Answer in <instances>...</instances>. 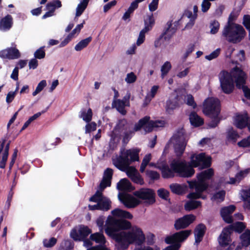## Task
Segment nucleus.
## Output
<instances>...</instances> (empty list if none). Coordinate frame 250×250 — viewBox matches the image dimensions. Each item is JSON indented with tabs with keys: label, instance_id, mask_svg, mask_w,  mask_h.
Returning a JSON list of instances; mask_svg holds the SVG:
<instances>
[{
	"label": "nucleus",
	"instance_id": "42",
	"mask_svg": "<svg viewBox=\"0 0 250 250\" xmlns=\"http://www.w3.org/2000/svg\"><path fill=\"white\" fill-rule=\"evenodd\" d=\"M61 2L60 0H57L47 3L46 9L48 11L54 13L56 8L61 7Z\"/></svg>",
	"mask_w": 250,
	"mask_h": 250
},
{
	"label": "nucleus",
	"instance_id": "46",
	"mask_svg": "<svg viewBox=\"0 0 250 250\" xmlns=\"http://www.w3.org/2000/svg\"><path fill=\"white\" fill-rule=\"evenodd\" d=\"M171 68V65L170 62L167 61L164 63L161 69V77L162 78H164L167 75Z\"/></svg>",
	"mask_w": 250,
	"mask_h": 250
},
{
	"label": "nucleus",
	"instance_id": "27",
	"mask_svg": "<svg viewBox=\"0 0 250 250\" xmlns=\"http://www.w3.org/2000/svg\"><path fill=\"white\" fill-rule=\"evenodd\" d=\"M241 244L245 250H250V230L247 229L240 236Z\"/></svg>",
	"mask_w": 250,
	"mask_h": 250
},
{
	"label": "nucleus",
	"instance_id": "48",
	"mask_svg": "<svg viewBox=\"0 0 250 250\" xmlns=\"http://www.w3.org/2000/svg\"><path fill=\"white\" fill-rule=\"evenodd\" d=\"M84 21L81 24L77 25L72 31L68 35L71 39L77 36L80 33L81 30L83 26Z\"/></svg>",
	"mask_w": 250,
	"mask_h": 250
},
{
	"label": "nucleus",
	"instance_id": "16",
	"mask_svg": "<svg viewBox=\"0 0 250 250\" xmlns=\"http://www.w3.org/2000/svg\"><path fill=\"white\" fill-rule=\"evenodd\" d=\"M91 230L85 226H80L74 229L70 233V236L74 240L81 241L87 236Z\"/></svg>",
	"mask_w": 250,
	"mask_h": 250
},
{
	"label": "nucleus",
	"instance_id": "31",
	"mask_svg": "<svg viewBox=\"0 0 250 250\" xmlns=\"http://www.w3.org/2000/svg\"><path fill=\"white\" fill-rule=\"evenodd\" d=\"M155 23V19L152 14L147 15L144 19L145 27L142 30L147 33L151 30Z\"/></svg>",
	"mask_w": 250,
	"mask_h": 250
},
{
	"label": "nucleus",
	"instance_id": "61",
	"mask_svg": "<svg viewBox=\"0 0 250 250\" xmlns=\"http://www.w3.org/2000/svg\"><path fill=\"white\" fill-rule=\"evenodd\" d=\"M131 180L135 183L142 185L143 183V180L141 177L139 173L137 172L135 174L130 177Z\"/></svg>",
	"mask_w": 250,
	"mask_h": 250
},
{
	"label": "nucleus",
	"instance_id": "19",
	"mask_svg": "<svg viewBox=\"0 0 250 250\" xmlns=\"http://www.w3.org/2000/svg\"><path fill=\"white\" fill-rule=\"evenodd\" d=\"M16 46L15 44H13L12 47L0 51V57L12 60L19 58L21 53Z\"/></svg>",
	"mask_w": 250,
	"mask_h": 250
},
{
	"label": "nucleus",
	"instance_id": "47",
	"mask_svg": "<svg viewBox=\"0 0 250 250\" xmlns=\"http://www.w3.org/2000/svg\"><path fill=\"white\" fill-rule=\"evenodd\" d=\"M137 80V76L133 72H131L126 74L125 78V81L127 84H131L134 83Z\"/></svg>",
	"mask_w": 250,
	"mask_h": 250
},
{
	"label": "nucleus",
	"instance_id": "56",
	"mask_svg": "<svg viewBox=\"0 0 250 250\" xmlns=\"http://www.w3.org/2000/svg\"><path fill=\"white\" fill-rule=\"evenodd\" d=\"M45 55V53L43 49V48H39L34 53V57L35 58L38 59H42L44 58Z\"/></svg>",
	"mask_w": 250,
	"mask_h": 250
},
{
	"label": "nucleus",
	"instance_id": "17",
	"mask_svg": "<svg viewBox=\"0 0 250 250\" xmlns=\"http://www.w3.org/2000/svg\"><path fill=\"white\" fill-rule=\"evenodd\" d=\"M90 238L91 240L95 241L97 243H99L101 245L92 247L87 250H109L107 248L103 246L106 242L103 232L100 231V232H96L92 234Z\"/></svg>",
	"mask_w": 250,
	"mask_h": 250
},
{
	"label": "nucleus",
	"instance_id": "23",
	"mask_svg": "<svg viewBox=\"0 0 250 250\" xmlns=\"http://www.w3.org/2000/svg\"><path fill=\"white\" fill-rule=\"evenodd\" d=\"M9 144L4 145V142H0V168H4L7 161Z\"/></svg>",
	"mask_w": 250,
	"mask_h": 250
},
{
	"label": "nucleus",
	"instance_id": "7",
	"mask_svg": "<svg viewBox=\"0 0 250 250\" xmlns=\"http://www.w3.org/2000/svg\"><path fill=\"white\" fill-rule=\"evenodd\" d=\"M245 35L243 27L231 22V16H229L228 24L222 31L223 37L228 41L236 43L240 42Z\"/></svg>",
	"mask_w": 250,
	"mask_h": 250
},
{
	"label": "nucleus",
	"instance_id": "2",
	"mask_svg": "<svg viewBox=\"0 0 250 250\" xmlns=\"http://www.w3.org/2000/svg\"><path fill=\"white\" fill-rule=\"evenodd\" d=\"M213 174V169L209 168L201 172L197 175V181L188 182L190 188H194L195 191L190 193L187 196V197L190 199V200L187 202L184 206L185 209L186 210L190 211L201 206V202L192 199L200 198H205V197L202 196V193L208 188V184L205 182V181L209 179Z\"/></svg>",
	"mask_w": 250,
	"mask_h": 250
},
{
	"label": "nucleus",
	"instance_id": "5",
	"mask_svg": "<svg viewBox=\"0 0 250 250\" xmlns=\"http://www.w3.org/2000/svg\"><path fill=\"white\" fill-rule=\"evenodd\" d=\"M112 174L113 171L110 168H107L104 171L103 179L100 185L101 191H97L90 199V201L99 203L100 210L107 211L110 208V201L104 196L102 192L106 187L110 186Z\"/></svg>",
	"mask_w": 250,
	"mask_h": 250
},
{
	"label": "nucleus",
	"instance_id": "52",
	"mask_svg": "<svg viewBox=\"0 0 250 250\" xmlns=\"http://www.w3.org/2000/svg\"><path fill=\"white\" fill-rule=\"evenodd\" d=\"M146 175L147 177L152 180H158L160 178V174L156 171L147 170L146 171Z\"/></svg>",
	"mask_w": 250,
	"mask_h": 250
},
{
	"label": "nucleus",
	"instance_id": "21",
	"mask_svg": "<svg viewBox=\"0 0 250 250\" xmlns=\"http://www.w3.org/2000/svg\"><path fill=\"white\" fill-rule=\"evenodd\" d=\"M120 200L128 208H134L140 205V201L138 198L129 194L119 197Z\"/></svg>",
	"mask_w": 250,
	"mask_h": 250
},
{
	"label": "nucleus",
	"instance_id": "24",
	"mask_svg": "<svg viewBox=\"0 0 250 250\" xmlns=\"http://www.w3.org/2000/svg\"><path fill=\"white\" fill-rule=\"evenodd\" d=\"M249 119L247 113L238 114L234 118V125L238 128H243L247 126Z\"/></svg>",
	"mask_w": 250,
	"mask_h": 250
},
{
	"label": "nucleus",
	"instance_id": "10",
	"mask_svg": "<svg viewBox=\"0 0 250 250\" xmlns=\"http://www.w3.org/2000/svg\"><path fill=\"white\" fill-rule=\"evenodd\" d=\"M191 232L190 230H182L167 237L165 239L166 243L173 245L167 247L164 250H178L181 246L180 243L185 241Z\"/></svg>",
	"mask_w": 250,
	"mask_h": 250
},
{
	"label": "nucleus",
	"instance_id": "36",
	"mask_svg": "<svg viewBox=\"0 0 250 250\" xmlns=\"http://www.w3.org/2000/svg\"><path fill=\"white\" fill-rule=\"evenodd\" d=\"M159 86L158 85H153L148 92L144 101V104L146 106L151 101V100L155 97L156 94Z\"/></svg>",
	"mask_w": 250,
	"mask_h": 250
},
{
	"label": "nucleus",
	"instance_id": "62",
	"mask_svg": "<svg viewBox=\"0 0 250 250\" xmlns=\"http://www.w3.org/2000/svg\"><path fill=\"white\" fill-rule=\"evenodd\" d=\"M16 92L10 91L8 93L6 97V102L7 103L9 104L11 103L14 100L16 96Z\"/></svg>",
	"mask_w": 250,
	"mask_h": 250
},
{
	"label": "nucleus",
	"instance_id": "8",
	"mask_svg": "<svg viewBox=\"0 0 250 250\" xmlns=\"http://www.w3.org/2000/svg\"><path fill=\"white\" fill-rule=\"evenodd\" d=\"M220 111V103L217 99L208 98L205 101L203 104V112L206 115L214 119L208 124L210 127H215L219 123L218 116Z\"/></svg>",
	"mask_w": 250,
	"mask_h": 250
},
{
	"label": "nucleus",
	"instance_id": "15",
	"mask_svg": "<svg viewBox=\"0 0 250 250\" xmlns=\"http://www.w3.org/2000/svg\"><path fill=\"white\" fill-rule=\"evenodd\" d=\"M181 161V160H180ZM181 161H182L181 160ZM187 166L193 169L192 167L201 166L202 168L209 167L210 165V157H206L204 153L193 154L190 158V166L184 161Z\"/></svg>",
	"mask_w": 250,
	"mask_h": 250
},
{
	"label": "nucleus",
	"instance_id": "43",
	"mask_svg": "<svg viewBox=\"0 0 250 250\" xmlns=\"http://www.w3.org/2000/svg\"><path fill=\"white\" fill-rule=\"evenodd\" d=\"M185 15L190 19V21L187 24L186 27L190 28L194 24V21L197 17V14H193L191 11H187Z\"/></svg>",
	"mask_w": 250,
	"mask_h": 250
},
{
	"label": "nucleus",
	"instance_id": "39",
	"mask_svg": "<svg viewBox=\"0 0 250 250\" xmlns=\"http://www.w3.org/2000/svg\"><path fill=\"white\" fill-rule=\"evenodd\" d=\"M92 112L90 108L83 109L81 111L80 117L86 122H89L92 119Z\"/></svg>",
	"mask_w": 250,
	"mask_h": 250
},
{
	"label": "nucleus",
	"instance_id": "26",
	"mask_svg": "<svg viewBox=\"0 0 250 250\" xmlns=\"http://www.w3.org/2000/svg\"><path fill=\"white\" fill-rule=\"evenodd\" d=\"M250 172V168H247L237 173L235 177L229 178V180L226 181L225 183L231 185L238 184Z\"/></svg>",
	"mask_w": 250,
	"mask_h": 250
},
{
	"label": "nucleus",
	"instance_id": "54",
	"mask_svg": "<svg viewBox=\"0 0 250 250\" xmlns=\"http://www.w3.org/2000/svg\"><path fill=\"white\" fill-rule=\"evenodd\" d=\"M97 125L95 122H91L85 125V133H88L96 129Z\"/></svg>",
	"mask_w": 250,
	"mask_h": 250
},
{
	"label": "nucleus",
	"instance_id": "49",
	"mask_svg": "<svg viewBox=\"0 0 250 250\" xmlns=\"http://www.w3.org/2000/svg\"><path fill=\"white\" fill-rule=\"evenodd\" d=\"M47 83L45 80L41 81L38 84L35 90L33 92L32 95L33 96H35L40 92H41L43 89L46 86Z\"/></svg>",
	"mask_w": 250,
	"mask_h": 250
},
{
	"label": "nucleus",
	"instance_id": "35",
	"mask_svg": "<svg viewBox=\"0 0 250 250\" xmlns=\"http://www.w3.org/2000/svg\"><path fill=\"white\" fill-rule=\"evenodd\" d=\"M241 196L244 201V207L250 209V189H243L240 192Z\"/></svg>",
	"mask_w": 250,
	"mask_h": 250
},
{
	"label": "nucleus",
	"instance_id": "41",
	"mask_svg": "<svg viewBox=\"0 0 250 250\" xmlns=\"http://www.w3.org/2000/svg\"><path fill=\"white\" fill-rule=\"evenodd\" d=\"M209 28L210 29L209 33L211 34H216L220 28V23L216 20L211 21L209 24Z\"/></svg>",
	"mask_w": 250,
	"mask_h": 250
},
{
	"label": "nucleus",
	"instance_id": "64",
	"mask_svg": "<svg viewBox=\"0 0 250 250\" xmlns=\"http://www.w3.org/2000/svg\"><path fill=\"white\" fill-rule=\"evenodd\" d=\"M186 101L187 104L192 106L193 108H195L196 106V104L194 101L193 97L191 95L187 96Z\"/></svg>",
	"mask_w": 250,
	"mask_h": 250
},
{
	"label": "nucleus",
	"instance_id": "3",
	"mask_svg": "<svg viewBox=\"0 0 250 250\" xmlns=\"http://www.w3.org/2000/svg\"><path fill=\"white\" fill-rule=\"evenodd\" d=\"M149 165L161 170L162 176L165 178L174 177L175 173L180 177H189L195 172L194 170L188 167L185 161H181L179 159L172 160L170 163V168L165 161H159L157 164L151 163Z\"/></svg>",
	"mask_w": 250,
	"mask_h": 250
},
{
	"label": "nucleus",
	"instance_id": "37",
	"mask_svg": "<svg viewBox=\"0 0 250 250\" xmlns=\"http://www.w3.org/2000/svg\"><path fill=\"white\" fill-rule=\"evenodd\" d=\"M117 188L120 190H131L133 188L130 183L126 179H123L118 183Z\"/></svg>",
	"mask_w": 250,
	"mask_h": 250
},
{
	"label": "nucleus",
	"instance_id": "44",
	"mask_svg": "<svg viewBox=\"0 0 250 250\" xmlns=\"http://www.w3.org/2000/svg\"><path fill=\"white\" fill-rule=\"evenodd\" d=\"M151 159V155L147 154L145 156L141 165L140 171L141 172H144L145 171L146 166L149 164V162Z\"/></svg>",
	"mask_w": 250,
	"mask_h": 250
},
{
	"label": "nucleus",
	"instance_id": "4",
	"mask_svg": "<svg viewBox=\"0 0 250 250\" xmlns=\"http://www.w3.org/2000/svg\"><path fill=\"white\" fill-rule=\"evenodd\" d=\"M139 148H132L128 150L121 151V155L113 159L114 165L120 170L125 171L129 177L138 172L136 169L133 167H129V165L133 161H138L139 160Z\"/></svg>",
	"mask_w": 250,
	"mask_h": 250
},
{
	"label": "nucleus",
	"instance_id": "18",
	"mask_svg": "<svg viewBox=\"0 0 250 250\" xmlns=\"http://www.w3.org/2000/svg\"><path fill=\"white\" fill-rule=\"evenodd\" d=\"M196 217L193 214H188L176 220L174 227L176 229L178 230L188 227L195 220Z\"/></svg>",
	"mask_w": 250,
	"mask_h": 250
},
{
	"label": "nucleus",
	"instance_id": "29",
	"mask_svg": "<svg viewBox=\"0 0 250 250\" xmlns=\"http://www.w3.org/2000/svg\"><path fill=\"white\" fill-rule=\"evenodd\" d=\"M112 214L114 216L113 218L116 219L114 217L119 218H124L131 219L133 218L132 215L129 212L119 208H116L112 211ZM109 216L108 217V218ZM112 217V216H111Z\"/></svg>",
	"mask_w": 250,
	"mask_h": 250
},
{
	"label": "nucleus",
	"instance_id": "51",
	"mask_svg": "<svg viewBox=\"0 0 250 250\" xmlns=\"http://www.w3.org/2000/svg\"><path fill=\"white\" fill-rule=\"evenodd\" d=\"M57 243V239L54 237L50 239H45L43 241V246L46 248H51L54 246Z\"/></svg>",
	"mask_w": 250,
	"mask_h": 250
},
{
	"label": "nucleus",
	"instance_id": "14",
	"mask_svg": "<svg viewBox=\"0 0 250 250\" xmlns=\"http://www.w3.org/2000/svg\"><path fill=\"white\" fill-rule=\"evenodd\" d=\"M180 21V20L176 21L173 22L172 21L167 22L163 35L154 42V46L156 47L161 46L164 41L169 40L171 38L175 33Z\"/></svg>",
	"mask_w": 250,
	"mask_h": 250
},
{
	"label": "nucleus",
	"instance_id": "55",
	"mask_svg": "<svg viewBox=\"0 0 250 250\" xmlns=\"http://www.w3.org/2000/svg\"><path fill=\"white\" fill-rule=\"evenodd\" d=\"M220 52V49L218 48L211 53L210 54L205 56V58L209 61L212 60L217 58L219 55Z\"/></svg>",
	"mask_w": 250,
	"mask_h": 250
},
{
	"label": "nucleus",
	"instance_id": "38",
	"mask_svg": "<svg viewBox=\"0 0 250 250\" xmlns=\"http://www.w3.org/2000/svg\"><path fill=\"white\" fill-rule=\"evenodd\" d=\"M92 40V38L89 37L79 42L75 46V50L80 51L85 48Z\"/></svg>",
	"mask_w": 250,
	"mask_h": 250
},
{
	"label": "nucleus",
	"instance_id": "6",
	"mask_svg": "<svg viewBox=\"0 0 250 250\" xmlns=\"http://www.w3.org/2000/svg\"><path fill=\"white\" fill-rule=\"evenodd\" d=\"M150 118L146 116L139 120L138 123L135 124L133 129H129L125 133L124 140H128L134 135L135 131L139 130L143 128L146 132L151 131L153 129L159 127H163L165 125L164 121H150Z\"/></svg>",
	"mask_w": 250,
	"mask_h": 250
},
{
	"label": "nucleus",
	"instance_id": "13",
	"mask_svg": "<svg viewBox=\"0 0 250 250\" xmlns=\"http://www.w3.org/2000/svg\"><path fill=\"white\" fill-rule=\"evenodd\" d=\"M187 141V137L183 129L174 135L171 139V142L174 145L175 151L177 156H180L183 153Z\"/></svg>",
	"mask_w": 250,
	"mask_h": 250
},
{
	"label": "nucleus",
	"instance_id": "22",
	"mask_svg": "<svg viewBox=\"0 0 250 250\" xmlns=\"http://www.w3.org/2000/svg\"><path fill=\"white\" fill-rule=\"evenodd\" d=\"M231 233V229L230 227L225 228L218 238L219 244L223 247H226L228 246L231 242L230 234Z\"/></svg>",
	"mask_w": 250,
	"mask_h": 250
},
{
	"label": "nucleus",
	"instance_id": "50",
	"mask_svg": "<svg viewBox=\"0 0 250 250\" xmlns=\"http://www.w3.org/2000/svg\"><path fill=\"white\" fill-rule=\"evenodd\" d=\"M225 195V191L221 190L215 193L212 198L213 201L219 202L223 201Z\"/></svg>",
	"mask_w": 250,
	"mask_h": 250
},
{
	"label": "nucleus",
	"instance_id": "20",
	"mask_svg": "<svg viewBox=\"0 0 250 250\" xmlns=\"http://www.w3.org/2000/svg\"><path fill=\"white\" fill-rule=\"evenodd\" d=\"M130 93L127 94L124 97L123 100H113L112 105V106L116 108V109L122 114L125 115L126 111L125 107L126 106L129 105Z\"/></svg>",
	"mask_w": 250,
	"mask_h": 250
},
{
	"label": "nucleus",
	"instance_id": "40",
	"mask_svg": "<svg viewBox=\"0 0 250 250\" xmlns=\"http://www.w3.org/2000/svg\"><path fill=\"white\" fill-rule=\"evenodd\" d=\"M88 1L89 0H83L80 3L78 4L76 8V17H79L82 15L86 8Z\"/></svg>",
	"mask_w": 250,
	"mask_h": 250
},
{
	"label": "nucleus",
	"instance_id": "28",
	"mask_svg": "<svg viewBox=\"0 0 250 250\" xmlns=\"http://www.w3.org/2000/svg\"><path fill=\"white\" fill-rule=\"evenodd\" d=\"M206 227L203 224H199L194 230L195 240L196 243L201 241L205 232Z\"/></svg>",
	"mask_w": 250,
	"mask_h": 250
},
{
	"label": "nucleus",
	"instance_id": "53",
	"mask_svg": "<svg viewBox=\"0 0 250 250\" xmlns=\"http://www.w3.org/2000/svg\"><path fill=\"white\" fill-rule=\"evenodd\" d=\"M157 193L160 198L165 200L167 199L169 196V192L164 188H160L158 189Z\"/></svg>",
	"mask_w": 250,
	"mask_h": 250
},
{
	"label": "nucleus",
	"instance_id": "60",
	"mask_svg": "<svg viewBox=\"0 0 250 250\" xmlns=\"http://www.w3.org/2000/svg\"><path fill=\"white\" fill-rule=\"evenodd\" d=\"M238 145L239 146L243 147L250 146V136L239 142Z\"/></svg>",
	"mask_w": 250,
	"mask_h": 250
},
{
	"label": "nucleus",
	"instance_id": "33",
	"mask_svg": "<svg viewBox=\"0 0 250 250\" xmlns=\"http://www.w3.org/2000/svg\"><path fill=\"white\" fill-rule=\"evenodd\" d=\"M178 97H174V98H171L169 99L167 101L166 103V111L168 113H171V112L178 106Z\"/></svg>",
	"mask_w": 250,
	"mask_h": 250
},
{
	"label": "nucleus",
	"instance_id": "59",
	"mask_svg": "<svg viewBox=\"0 0 250 250\" xmlns=\"http://www.w3.org/2000/svg\"><path fill=\"white\" fill-rule=\"evenodd\" d=\"M159 0H152L148 5V9L150 12H153L158 8Z\"/></svg>",
	"mask_w": 250,
	"mask_h": 250
},
{
	"label": "nucleus",
	"instance_id": "58",
	"mask_svg": "<svg viewBox=\"0 0 250 250\" xmlns=\"http://www.w3.org/2000/svg\"><path fill=\"white\" fill-rule=\"evenodd\" d=\"M211 6L210 2L207 0H203L201 4V10L205 13L208 11Z\"/></svg>",
	"mask_w": 250,
	"mask_h": 250
},
{
	"label": "nucleus",
	"instance_id": "11",
	"mask_svg": "<svg viewBox=\"0 0 250 250\" xmlns=\"http://www.w3.org/2000/svg\"><path fill=\"white\" fill-rule=\"evenodd\" d=\"M133 194L140 201V204L149 206L155 202V193L151 189L142 188L134 192Z\"/></svg>",
	"mask_w": 250,
	"mask_h": 250
},
{
	"label": "nucleus",
	"instance_id": "57",
	"mask_svg": "<svg viewBox=\"0 0 250 250\" xmlns=\"http://www.w3.org/2000/svg\"><path fill=\"white\" fill-rule=\"evenodd\" d=\"M146 32L141 30L139 33V37L136 42V45L137 46H140L145 41V34Z\"/></svg>",
	"mask_w": 250,
	"mask_h": 250
},
{
	"label": "nucleus",
	"instance_id": "25",
	"mask_svg": "<svg viewBox=\"0 0 250 250\" xmlns=\"http://www.w3.org/2000/svg\"><path fill=\"white\" fill-rule=\"evenodd\" d=\"M235 207L231 205L228 207H224L221 210V215L223 219L228 223H230L232 222V218L231 214L234 211Z\"/></svg>",
	"mask_w": 250,
	"mask_h": 250
},
{
	"label": "nucleus",
	"instance_id": "1",
	"mask_svg": "<svg viewBox=\"0 0 250 250\" xmlns=\"http://www.w3.org/2000/svg\"><path fill=\"white\" fill-rule=\"evenodd\" d=\"M105 232L117 242V250H125L129 245L135 243L142 244L145 235L141 229L126 220H119L111 217L107 218L105 225Z\"/></svg>",
	"mask_w": 250,
	"mask_h": 250
},
{
	"label": "nucleus",
	"instance_id": "30",
	"mask_svg": "<svg viewBox=\"0 0 250 250\" xmlns=\"http://www.w3.org/2000/svg\"><path fill=\"white\" fill-rule=\"evenodd\" d=\"M12 25V18L10 15H7L0 21V30L6 31L9 30Z\"/></svg>",
	"mask_w": 250,
	"mask_h": 250
},
{
	"label": "nucleus",
	"instance_id": "32",
	"mask_svg": "<svg viewBox=\"0 0 250 250\" xmlns=\"http://www.w3.org/2000/svg\"><path fill=\"white\" fill-rule=\"evenodd\" d=\"M189 119L191 125L195 127L201 125L204 123L203 119L194 112L190 114Z\"/></svg>",
	"mask_w": 250,
	"mask_h": 250
},
{
	"label": "nucleus",
	"instance_id": "34",
	"mask_svg": "<svg viewBox=\"0 0 250 250\" xmlns=\"http://www.w3.org/2000/svg\"><path fill=\"white\" fill-rule=\"evenodd\" d=\"M169 188L172 192L178 194L185 193L187 189V186L178 184H171Z\"/></svg>",
	"mask_w": 250,
	"mask_h": 250
},
{
	"label": "nucleus",
	"instance_id": "63",
	"mask_svg": "<svg viewBox=\"0 0 250 250\" xmlns=\"http://www.w3.org/2000/svg\"><path fill=\"white\" fill-rule=\"evenodd\" d=\"M243 24L250 32V16L249 15L244 16L243 19Z\"/></svg>",
	"mask_w": 250,
	"mask_h": 250
},
{
	"label": "nucleus",
	"instance_id": "45",
	"mask_svg": "<svg viewBox=\"0 0 250 250\" xmlns=\"http://www.w3.org/2000/svg\"><path fill=\"white\" fill-rule=\"evenodd\" d=\"M229 227L231 228V231L232 229H234L237 232H241L246 228V225L244 223L237 222L233 224L232 225L229 226Z\"/></svg>",
	"mask_w": 250,
	"mask_h": 250
},
{
	"label": "nucleus",
	"instance_id": "12",
	"mask_svg": "<svg viewBox=\"0 0 250 250\" xmlns=\"http://www.w3.org/2000/svg\"><path fill=\"white\" fill-rule=\"evenodd\" d=\"M218 79L222 90L226 94L231 93L234 88L231 75L226 70H222L218 74Z\"/></svg>",
	"mask_w": 250,
	"mask_h": 250
},
{
	"label": "nucleus",
	"instance_id": "9",
	"mask_svg": "<svg viewBox=\"0 0 250 250\" xmlns=\"http://www.w3.org/2000/svg\"><path fill=\"white\" fill-rule=\"evenodd\" d=\"M230 74L237 88L243 90L245 96L250 99V89L245 85L247 78L246 74L238 66L232 68Z\"/></svg>",
	"mask_w": 250,
	"mask_h": 250
}]
</instances>
